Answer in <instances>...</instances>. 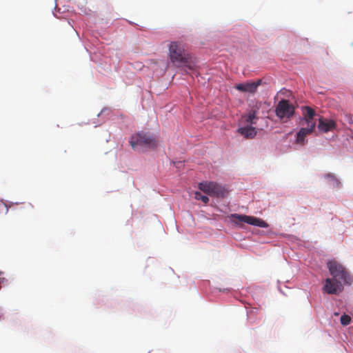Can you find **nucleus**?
Here are the masks:
<instances>
[{
  "label": "nucleus",
  "instance_id": "f257e3e1",
  "mask_svg": "<svg viewBox=\"0 0 353 353\" xmlns=\"http://www.w3.org/2000/svg\"><path fill=\"white\" fill-rule=\"evenodd\" d=\"M130 144L133 150H139L141 148L154 149L157 147L158 142L153 135L141 132L132 136Z\"/></svg>",
  "mask_w": 353,
  "mask_h": 353
},
{
  "label": "nucleus",
  "instance_id": "f03ea898",
  "mask_svg": "<svg viewBox=\"0 0 353 353\" xmlns=\"http://www.w3.org/2000/svg\"><path fill=\"white\" fill-rule=\"evenodd\" d=\"M327 268L332 278L335 280H339L343 284L350 285L353 282V279L345 268L338 261L332 260L327 263Z\"/></svg>",
  "mask_w": 353,
  "mask_h": 353
},
{
  "label": "nucleus",
  "instance_id": "7ed1b4c3",
  "mask_svg": "<svg viewBox=\"0 0 353 353\" xmlns=\"http://www.w3.org/2000/svg\"><path fill=\"white\" fill-rule=\"evenodd\" d=\"M170 58L176 66L187 65L189 57L185 54V50L181 43L173 41L170 45Z\"/></svg>",
  "mask_w": 353,
  "mask_h": 353
},
{
  "label": "nucleus",
  "instance_id": "20e7f679",
  "mask_svg": "<svg viewBox=\"0 0 353 353\" xmlns=\"http://www.w3.org/2000/svg\"><path fill=\"white\" fill-rule=\"evenodd\" d=\"M276 115L281 120H288L294 114V106L288 100H281L275 110Z\"/></svg>",
  "mask_w": 353,
  "mask_h": 353
},
{
  "label": "nucleus",
  "instance_id": "39448f33",
  "mask_svg": "<svg viewBox=\"0 0 353 353\" xmlns=\"http://www.w3.org/2000/svg\"><path fill=\"white\" fill-rule=\"evenodd\" d=\"M231 217L239 222H244L248 224L266 228L268 224L263 220L254 216H248L245 214H233Z\"/></svg>",
  "mask_w": 353,
  "mask_h": 353
},
{
  "label": "nucleus",
  "instance_id": "423d86ee",
  "mask_svg": "<svg viewBox=\"0 0 353 353\" xmlns=\"http://www.w3.org/2000/svg\"><path fill=\"white\" fill-rule=\"evenodd\" d=\"M303 118L301 120V124L303 126L314 128L316 127V120L314 117L316 116V112L314 109L309 106H304L302 108Z\"/></svg>",
  "mask_w": 353,
  "mask_h": 353
},
{
  "label": "nucleus",
  "instance_id": "0eeeda50",
  "mask_svg": "<svg viewBox=\"0 0 353 353\" xmlns=\"http://www.w3.org/2000/svg\"><path fill=\"white\" fill-rule=\"evenodd\" d=\"M343 283L333 278H327L325 281L323 290L329 294H336L342 291Z\"/></svg>",
  "mask_w": 353,
  "mask_h": 353
},
{
  "label": "nucleus",
  "instance_id": "6e6552de",
  "mask_svg": "<svg viewBox=\"0 0 353 353\" xmlns=\"http://www.w3.org/2000/svg\"><path fill=\"white\" fill-rule=\"evenodd\" d=\"M261 82L262 80L259 79L256 81L239 83L235 85V88L242 92L254 94L256 92L257 88L261 84Z\"/></svg>",
  "mask_w": 353,
  "mask_h": 353
},
{
  "label": "nucleus",
  "instance_id": "1a4fd4ad",
  "mask_svg": "<svg viewBox=\"0 0 353 353\" xmlns=\"http://www.w3.org/2000/svg\"><path fill=\"white\" fill-rule=\"evenodd\" d=\"M318 128L321 132H327L336 128V123L333 120L324 119L321 117L319 119Z\"/></svg>",
  "mask_w": 353,
  "mask_h": 353
},
{
  "label": "nucleus",
  "instance_id": "9d476101",
  "mask_svg": "<svg viewBox=\"0 0 353 353\" xmlns=\"http://www.w3.org/2000/svg\"><path fill=\"white\" fill-rule=\"evenodd\" d=\"M314 130V128L309 127H303L296 134V142L298 144L304 145L305 139L307 136L311 134Z\"/></svg>",
  "mask_w": 353,
  "mask_h": 353
},
{
  "label": "nucleus",
  "instance_id": "9b49d317",
  "mask_svg": "<svg viewBox=\"0 0 353 353\" xmlns=\"http://www.w3.org/2000/svg\"><path fill=\"white\" fill-rule=\"evenodd\" d=\"M238 132L246 139H252L256 134L255 128L252 126L239 128Z\"/></svg>",
  "mask_w": 353,
  "mask_h": 353
},
{
  "label": "nucleus",
  "instance_id": "f8f14e48",
  "mask_svg": "<svg viewBox=\"0 0 353 353\" xmlns=\"http://www.w3.org/2000/svg\"><path fill=\"white\" fill-rule=\"evenodd\" d=\"M214 182H205L199 184V188L203 192L211 195L213 188H214Z\"/></svg>",
  "mask_w": 353,
  "mask_h": 353
},
{
  "label": "nucleus",
  "instance_id": "ddd939ff",
  "mask_svg": "<svg viewBox=\"0 0 353 353\" xmlns=\"http://www.w3.org/2000/svg\"><path fill=\"white\" fill-rule=\"evenodd\" d=\"M227 192L225 188L215 183L214 188H213L211 195L216 196L218 197H224L225 196Z\"/></svg>",
  "mask_w": 353,
  "mask_h": 353
},
{
  "label": "nucleus",
  "instance_id": "4468645a",
  "mask_svg": "<svg viewBox=\"0 0 353 353\" xmlns=\"http://www.w3.org/2000/svg\"><path fill=\"white\" fill-rule=\"evenodd\" d=\"M243 118L245 119V121L248 123H255L254 120L257 119L256 117V111H250L247 115L243 116Z\"/></svg>",
  "mask_w": 353,
  "mask_h": 353
},
{
  "label": "nucleus",
  "instance_id": "2eb2a0df",
  "mask_svg": "<svg viewBox=\"0 0 353 353\" xmlns=\"http://www.w3.org/2000/svg\"><path fill=\"white\" fill-rule=\"evenodd\" d=\"M350 321H351V317L349 315L343 314L341 316V323L343 325H349Z\"/></svg>",
  "mask_w": 353,
  "mask_h": 353
},
{
  "label": "nucleus",
  "instance_id": "dca6fc26",
  "mask_svg": "<svg viewBox=\"0 0 353 353\" xmlns=\"http://www.w3.org/2000/svg\"><path fill=\"white\" fill-rule=\"evenodd\" d=\"M195 199L197 200L202 201L204 203H207L209 201V199L207 196L202 195L199 192H196L195 193Z\"/></svg>",
  "mask_w": 353,
  "mask_h": 353
},
{
  "label": "nucleus",
  "instance_id": "f3484780",
  "mask_svg": "<svg viewBox=\"0 0 353 353\" xmlns=\"http://www.w3.org/2000/svg\"><path fill=\"white\" fill-rule=\"evenodd\" d=\"M325 177L327 179H330L331 180H332L333 181V184H334L335 183L336 184L339 183L338 180L335 178V176L332 174H330V173L327 174H326Z\"/></svg>",
  "mask_w": 353,
  "mask_h": 353
},
{
  "label": "nucleus",
  "instance_id": "a211bd4d",
  "mask_svg": "<svg viewBox=\"0 0 353 353\" xmlns=\"http://www.w3.org/2000/svg\"><path fill=\"white\" fill-rule=\"evenodd\" d=\"M0 207L6 208V206L4 205V203L1 201H0Z\"/></svg>",
  "mask_w": 353,
  "mask_h": 353
},
{
  "label": "nucleus",
  "instance_id": "6ab92c4d",
  "mask_svg": "<svg viewBox=\"0 0 353 353\" xmlns=\"http://www.w3.org/2000/svg\"><path fill=\"white\" fill-rule=\"evenodd\" d=\"M190 69H192V68L190 65H187Z\"/></svg>",
  "mask_w": 353,
  "mask_h": 353
}]
</instances>
